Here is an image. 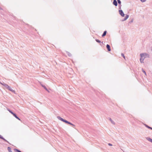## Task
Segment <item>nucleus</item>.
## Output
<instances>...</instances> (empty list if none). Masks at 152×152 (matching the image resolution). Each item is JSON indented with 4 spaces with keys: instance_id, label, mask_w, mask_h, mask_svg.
I'll return each instance as SVG.
<instances>
[{
    "instance_id": "8",
    "label": "nucleus",
    "mask_w": 152,
    "mask_h": 152,
    "mask_svg": "<svg viewBox=\"0 0 152 152\" xmlns=\"http://www.w3.org/2000/svg\"><path fill=\"white\" fill-rule=\"evenodd\" d=\"M113 4L116 6L118 5L117 2L116 0H114L113 2Z\"/></svg>"
},
{
    "instance_id": "26",
    "label": "nucleus",
    "mask_w": 152,
    "mask_h": 152,
    "mask_svg": "<svg viewBox=\"0 0 152 152\" xmlns=\"http://www.w3.org/2000/svg\"><path fill=\"white\" fill-rule=\"evenodd\" d=\"M41 86L42 87V86H44V85H43L42 84H41Z\"/></svg>"
},
{
    "instance_id": "6",
    "label": "nucleus",
    "mask_w": 152,
    "mask_h": 152,
    "mask_svg": "<svg viewBox=\"0 0 152 152\" xmlns=\"http://www.w3.org/2000/svg\"><path fill=\"white\" fill-rule=\"evenodd\" d=\"M0 139H2L4 141L7 142L8 143H9L10 144V143L9 142L7 141V140L5 139H4L3 137L1 136L0 135Z\"/></svg>"
},
{
    "instance_id": "27",
    "label": "nucleus",
    "mask_w": 152,
    "mask_h": 152,
    "mask_svg": "<svg viewBox=\"0 0 152 152\" xmlns=\"http://www.w3.org/2000/svg\"><path fill=\"white\" fill-rule=\"evenodd\" d=\"M101 43H102V44H103V42H101Z\"/></svg>"
},
{
    "instance_id": "3",
    "label": "nucleus",
    "mask_w": 152,
    "mask_h": 152,
    "mask_svg": "<svg viewBox=\"0 0 152 152\" xmlns=\"http://www.w3.org/2000/svg\"><path fill=\"white\" fill-rule=\"evenodd\" d=\"M2 84L10 91H11L12 92L15 93V91L12 89L7 84L5 83H3Z\"/></svg>"
},
{
    "instance_id": "20",
    "label": "nucleus",
    "mask_w": 152,
    "mask_h": 152,
    "mask_svg": "<svg viewBox=\"0 0 152 152\" xmlns=\"http://www.w3.org/2000/svg\"><path fill=\"white\" fill-rule=\"evenodd\" d=\"M8 110L9 111L11 114H12V115L14 113L11 110Z\"/></svg>"
},
{
    "instance_id": "17",
    "label": "nucleus",
    "mask_w": 152,
    "mask_h": 152,
    "mask_svg": "<svg viewBox=\"0 0 152 152\" xmlns=\"http://www.w3.org/2000/svg\"><path fill=\"white\" fill-rule=\"evenodd\" d=\"M142 71L143 72L145 75H146V73L143 69H142Z\"/></svg>"
},
{
    "instance_id": "12",
    "label": "nucleus",
    "mask_w": 152,
    "mask_h": 152,
    "mask_svg": "<svg viewBox=\"0 0 152 152\" xmlns=\"http://www.w3.org/2000/svg\"><path fill=\"white\" fill-rule=\"evenodd\" d=\"M109 120L110 121L111 123L113 125H115V122L111 119V118H110L109 119Z\"/></svg>"
},
{
    "instance_id": "2",
    "label": "nucleus",
    "mask_w": 152,
    "mask_h": 152,
    "mask_svg": "<svg viewBox=\"0 0 152 152\" xmlns=\"http://www.w3.org/2000/svg\"><path fill=\"white\" fill-rule=\"evenodd\" d=\"M147 55H148L147 53H143L140 54V62L141 63H143V61L145 58V56H146Z\"/></svg>"
},
{
    "instance_id": "16",
    "label": "nucleus",
    "mask_w": 152,
    "mask_h": 152,
    "mask_svg": "<svg viewBox=\"0 0 152 152\" xmlns=\"http://www.w3.org/2000/svg\"><path fill=\"white\" fill-rule=\"evenodd\" d=\"M14 150L17 152H22L19 150L15 148L14 149Z\"/></svg>"
},
{
    "instance_id": "14",
    "label": "nucleus",
    "mask_w": 152,
    "mask_h": 152,
    "mask_svg": "<svg viewBox=\"0 0 152 152\" xmlns=\"http://www.w3.org/2000/svg\"><path fill=\"white\" fill-rule=\"evenodd\" d=\"M146 139L148 141H149L152 143V139H151L149 137H147L146 138Z\"/></svg>"
},
{
    "instance_id": "1",
    "label": "nucleus",
    "mask_w": 152,
    "mask_h": 152,
    "mask_svg": "<svg viewBox=\"0 0 152 152\" xmlns=\"http://www.w3.org/2000/svg\"><path fill=\"white\" fill-rule=\"evenodd\" d=\"M57 118L59 120L61 121H62L65 123L66 124H70L71 125H72L73 126V127H74V128L75 127V125L72 124V123H71L70 122H69V121H67L66 120L64 119L63 118H61L60 116H57Z\"/></svg>"
},
{
    "instance_id": "9",
    "label": "nucleus",
    "mask_w": 152,
    "mask_h": 152,
    "mask_svg": "<svg viewBox=\"0 0 152 152\" xmlns=\"http://www.w3.org/2000/svg\"><path fill=\"white\" fill-rule=\"evenodd\" d=\"M129 15H126V17H125V18L124 19L122 20V21H125L129 17Z\"/></svg>"
},
{
    "instance_id": "13",
    "label": "nucleus",
    "mask_w": 152,
    "mask_h": 152,
    "mask_svg": "<svg viewBox=\"0 0 152 152\" xmlns=\"http://www.w3.org/2000/svg\"><path fill=\"white\" fill-rule=\"evenodd\" d=\"M66 53L69 56L71 57L72 56V54L69 52L66 51Z\"/></svg>"
},
{
    "instance_id": "5",
    "label": "nucleus",
    "mask_w": 152,
    "mask_h": 152,
    "mask_svg": "<svg viewBox=\"0 0 152 152\" xmlns=\"http://www.w3.org/2000/svg\"><path fill=\"white\" fill-rule=\"evenodd\" d=\"M106 47L108 51H111L110 47L109 45L107 44L106 45Z\"/></svg>"
},
{
    "instance_id": "10",
    "label": "nucleus",
    "mask_w": 152,
    "mask_h": 152,
    "mask_svg": "<svg viewBox=\"0 0 152 152\" xmlns=\"http://www.w3.org/2000/svg\"><path fill=\"white\" fill-rule=\"evenodd\" d=\"M144 125L147 128H148L149 129H151L152 130V127L149 126H148V125H147V124H144Z\"/></svg>"
},
{
    "instance_id": "21",
    "label": "nucleus",
    "mask_w": 152,
    "mask_h": 152,
    "mask_svg": "<svg viewBox=\"0 0 152 152\" xmlns=\"http://www.w3.org/2000/svg\"><path fill=\"white\" fill-rule=\"evenodd\" d=\"M121 56L124 58L125 60V57L124 56V54L123 53H122L121 54Z\"/></svg>"
},
{
    "instance_id": "22",
    "label": "nucleus",
    "mask_w": 152,
    "mask_h": 152,
    "mask_svg": "<svg viewBox=\"0 0 152 152\" xmlns=\"http://www.w3.org/2000/svg\"><path fill=\"white\" fill-rule=\"evenodd\" d=\"M140 1L142 2H143L145 1V0H140Z\"/></svg>"
},
{
    "instance_id": "4",
    "label": "nucleus",
    "mask_w": 152,
    "mask_h": 152,
    "mask_svg": "<svg viewBox=\"0 0 152 152\" xmlns=\"http://www.w3.org/2000/svg\"><path fill=\"white\" fill-rule=\"evenodd\" d=\"M119 13L122 17L124 16L125 15L124 14V13L123 11L122 10H119Z\"/></svg>"
},
{
    "instance_id": "11",
    "label": "nucleus",
    "mask_w": 152,
    "mask_h": 152,
    "mask_svg": "<svg viewBox=\"0 0 152 152\" xmlns=\"http://www.w3.org/2000/svg\"><path fill=\"white\" fill-rule=\"evenodd\" d=\"M107 32V31H104L102 35V37H104L106 35Z\"/></svg>"
},
{
    "instance_id": "7",
    "label": "nucleus",
    "mask_w": 152,
    "mask_h": 152,
    "mask_svg": "<svg viewBox=\"0 0 152 152\" xmlns=\"http://www.w3.org/2000/svg\"><path fill=\"white\" fill-rule=\"evenodd\" d=\"M14 117H15L17 119L19 120H20V118L17 116L16 114L15 113H13L12 114Z\"/></svg>"
},
{
    "instance_id": "23",
    "label": "nucleus",
    "mask_w": 152,
    "mask_h": 152,
    "mask_svg": "<svg viewBox=\"0 0 152 152\" xmlns=\"http://www.w3.org/2000/svg\"><path fill=\"white\" fill-rule=\"evenodd\" d=\"M108 145L109 146H112V145H112L110 143H109L108 144Z\"/></svg>"
},
{
    "instance_id": "15",
    "label": "nucleus",
    "mask_w": 152,
    "mask_h": 152,
    "mask_svg": "<svg viewBox=\"0 0 152 152\" xmlns=\"http://www.w3.org/2000/svg\"><path fill=\"white\" fill-rule=\"evenodd\" d=\"M42 87L48 92H49V91L47 89V88L45 86H42Z\"/></svg>"
},
{
    "instance_id": "24",
    "label": "nucleus",
    "mask_w": 152,
    "mask_h": 152,
    "mask_svg": "<svg viewBox=\"0 0 152 152\" xmlns=\"http://www.w3.org/2000/svg\"><path fill=\"white\" fill-rule=\"evenodd\" d=\"M39 83L41 85L42 84V83L41 82H39Z\"/></svg>"
},
{
    "instance_id": "19",
    "label": "nucleus",
    "mask_w": 152,
    "mask_h": 152,
    "mask_svg": "<svg viewBox=\"0 0 152 152\" xmlns=\"http://www.w3.org/2000/svg\"><path fill=\"white\" fill-rule=\"evenodd\" d=\"M95 40L98 43H100L101 42V41L98 39H96Z\"/></svg>"
},
{
    "instance_id": "25",
    "label": "nucleus",
    "mask_w": 152,
    "mask_h": 152,
    "mask_svg": "<svg viewBox=\"0 0 152 152\" xmlns=\"http://www.w3.org/2000/svg\"><path fill=\"white\" fill-rule=\"evenodd\" d=\"M133 21V20H132L130 21V22H132Z\"/></svg>"
},
{
    "instance_id": "18",
    "label": "nucleus",
    "mask_w": 152,
    "mask_h": 152,
    "mask_svg": "<svg viewBox=\"0 0 152 152\" xmlns=\"http://www.w3.org/2000/svg\"><path fill=\"white\" fill-rule=\"evenodd\" d=\"M117 1L118 4H119L121 5V1L120 0H117Z\"/></svg>"
}]
</instances>
